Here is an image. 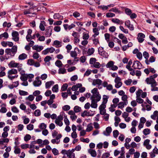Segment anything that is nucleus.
Here are the masks:
<instances>
[{"instance_id": "obj_1", "label": "nucleus", "mask_w": 158, "mask_h": 158, "mask_svg": "<svg viewBox=\"0 0 158 158\" xmlns=\"http://www.w3.org/2000/svg\"><path fill=\"white\" fill-rule=\"evenodd\" d=\"M53 27L50 26L48 27L45 30L44 35L47 37H50L52 34Z\"/></svg>"}, {"instance_id": "obj_2", "label": "nucleus", "mask_w": 158, "mask_h": 158, "mask_svg": "<svg viewBox=\"0 0 158 158\" xmlns=\"http://www.w3.org/2000/svg\"><path fill=\"white\" fill-rule=\"evenodd\" d=\"M94 114V111L89 110V111L85 110L81 114V116L82 117H85V116H93Z\"/></svg>"}, {"instance_id": "obj_3", "label": "nucleus", "mask_w": 158, "mask_h": 158, "mask_svg": "<svg viewBox=\"0 0 158 158\" xmlns=\"http://www.w3.org/2000/svg\"><path fill=\"white\" fill-rule=\"evenodd\" d=\"M142 66V64L138 60H136L134 62L132 67L134 69H140L141 68Z\"/></svg>"}, {"instance_id": "obj_4", "label": "nucleus", "mask_w": 158, "mask_h": 158, "mask_svg": "<svg viewBox=\"0 0 158 158\" xmlns=\"http://www.w3.org/2000/svg\"><path fill=\"white\" fill-rule=\"evenodd\" d=\"M19 33L17 31H13L12 33V36L13 37L12 39L15 42L19 41Z\"/></svg>"}, {"instance_id": "obj_5", "label": "nucleus", "mask_w": 158, "mask_h": 158, "mask_svg": "<svg viewBox=\"0 0 158 158\" xmlns=\"http://www.w3.org/2000/svg\"><path fill=\"white\" fill-rule=\"evenodd\" d=\"M145 37V35L143 33H139L138 34L137 39L138 41L140 43H141L144 41V38Z\"/></svg>"}, {"instance_id": "obj_6", "label": "nucleus", "mask_w": 158, "mask_h": 158, "mask_svg": "<svg viewBox=\"0 0 158 158\" xmlns=\"http://www.w3.org/2000/svg\"><path fill=\"white\" fill-rule=\"evenodd\" d=\"M145 81L146 82L147 84L149 85L152 83H156V81L155 79L150 78L149 77H147L145 80Z\"/></svg>"}, {"instance_id": "obj_7", "label": "nucleus", "mask_w": 158, "mask_h": 158, "mask_svg": "<svg viewBox=\"0 0 158 158\" xmlns=\"http://www.w3.org/2000/svg\"><path fill=\"white\" fill-rule=\"evenodd\" d=\"M112 131L111 127H107L106 130V131H104L103 132L104 135H105L108 136L110 135V133Z\"/></svg>"}, {"instance_id": "obj_8", "label": "nucleus", "mask_w": 158, "mask_h": 158, "mask_svg": "<svg viewBox=\"0 0 158 158\" xmlns=\"http://www.w3.org/2000/svg\"><path fill=\"white\" fill-rule=\"evenodd\" d=\"M19 64L17 63H15L14 61H11L8 64L9 67L10 68H16L17 67Z\"/></svg>"}, {"instance_id": "obj_9", "label": "nucleus", "mask_w": 158, "mask_h": 158, "mask_svg": "<svg viewBox=\"0 0 158 158\" xmlns=\"http://www.w3.org/2000/svg\"><path fill=\"white\" fill-rule=\"evenodd\" d=\"M43 48V47L42 46H39L38 45H35L32 47V49L33 50H35L38 52L41 51Z\"/></svg>"}, {"instance_id": "obj_10", "label": "nucleus", "mask_w": 158, "mask_h": 158, "mask_svg": "<svg viewBox=\"0 0 158 158\" xmlns=\"http://www.w3.org/2000/svg\"><path fill=\"white\" fill-rule=\"evenodd\" d=\"M62 119V118L58 117V118L55 120V123L56 124L61 127L63 125V123L61 121Z\"/></svg>"}, {"instance_id": "obj_11", "label": "nucleus", "mask_w": 158, "mask_h": 158, "mask_svg": "<svg viewBox=\"0 0 158 158\" xmlns=\"http://www.w3.org/2000/svg\"><path fill=\"white\" fill-rule=\"evenodd\" d=\"M102 82V81L101 80L98 79H97L94 80L92 84L94 85H98L99 86L101 85Z\"/></svg>"}, {"instance_id": "obj_12", "label": "nucleus", "mask_w": 158, "mask_h": 158, "mask_svg": "<svg viewBox=\"0 0 158 158\" xmlns=\"http://www.w3.org/2000/svg\"><path fill=\"white\" fill-rule=\"evenodd\" d=\"M97 101L96 99H92L91 101V103L90 105L91 107L92 108H96L97 107Z\"/></svg>"}, {"instance_id": "obj_13", "label": "nucleus", "mask_w": 158, "mask_h": 158, "mask_svg": "<svg viewBox=\"0 0 158 158\" xmlns=\"http://www.w3.org/2000/svg\"><path fill=\"white\" fill-rule=\"evenodd\" d=\"M127 104V102H121L118 104V108L122 109L124 107V106L126 105Z\"/></svg>"}, {"instance_id": "obj_14", "label": "nucleus", "mask_w": 158, "mask_h": 158, "mask_svg": "<svg viewBox=\"0 0 158 158\" xmlns=\"http://www.w3.org/2000/svg\"><path fill=\"white\" fill-rule=\"evenodd\" d=\"M18 72L17 69H12L8 72V75H10L12 74H16Z\"/></svg>"}, {"instance_id": "obj_15", "label": "nucleus", "mask_w": 158, "mask_h": 158, "mask_svg": "<svg viewBox=\"0 0 158 158\" xmlns=\"http://www.w3.org/2000/svg\"><path fill=\"white\" fill-rule=\"evenodd\" d=\"M54 83V82L53 81H50L47 82L45 83V87L46 89L49 88Z\"/></svg>"}, {"instance_id": "obj_16", "label": "nucleus", "mask_w": 158, "mask_h": 158, "mask_svg": "<svg viewBox=\"0 0 158 158\" xmlns=\"http://www.w3.org/2000/svg\"><path fill=\"white\" fill-rule=\"evenodd\" d=\"M88 152L93 157H95L96 156L97 154L95 150L90 149L89 150Z\"/></svg>"}, {"instance_id": "obj_17", "label": "nucleus", "mask_w": 158, "mask_h": 158, "mask_svg": "<svg viewBox=\"0 0 158 158\" xmlns=\"http://www.w3.org/2000/svg\"><path fill=\"white\" fill-rule=\"evenodd\" d=\"M45 22L44 21H41L40 23L39 27L41 31H44L45 28L44 25H45Z\"/></svg>"}, {"instance_id": "obj_18", "label": "nucleus", "mask_w": 158, "mask_h": 158, "mask_svg": "<svg viewBox=\"0 0 158 158\" xmlns=\"http://www.w3.org/2000/svg\"><path fill=\"white\" fill-rule=\"evenodd\" d=\"M27 55L24 53H23L19 55L18 58L19 60H23L27 57Z\"/></svg>"}, {"instance_id": "obj_19", "label": "nucleus", "mask_w": 158, "mask_h": 158, "mask_svg": "<svg viewBox=\"0 0 158 158\" xmlns=\"http://www.w3.org/2000/svg\"><path fill=\"white\" fill-rule=\"evenodd\" d=\"M33 85L35 87H38L40 86L41 84V81L39 80L37 81H35L33 82Z\"/></svg>"}, {"instance_id": "obj_20", "label": "nucleus", "mask_w": 158, "mask_h": 158, "mask_svg": "<svg viewBox=\"0 0 158 158\" xmlns=\"http://www.w3.org/2000/svg\"><path fill=\"white\" fill-rule=\"evenodd\" d=\"M8 37V33L7 32H5L0 35V39H1L3 37H4L5 39H7Z\"/></svg>"}, {"instance_id": "obj_21", "label": "nucleus", "mask_w": 158, "mask_h": 158, "mask_svg": "<svg viewBox=\"0 0 158 158\" xmlns=\"http://www.w3.org/2000/svg\"><path fill=\"white\" fill-rule=\"evenodd\" d=\"M120 156L118 157V158H122L121 157H125L124 154L125 153L124 151V147H122L121 148V150L120 152Z\"/></svg>"}, {"instance_id": "obj_22", "label": "nucleus", "mask_w": 158, "mask_h": 158, "mask_svg": "<svg viewBox=\"0 0 158 158\" xmlns=\"http://www.w3.org/2000/svg\"><path fill=\"white\" fill-rule=\"evenodd\" d=\"M114 64V62L112 61L109 62L106 65V67L107 68H110L112 67Z\"/></svg>"}, {"instance_id": "obj_23", "label": "nucleus", "mask_w": 158, "mask_h": 158, "mask_svg": "<svg viewBox=\"0 0 158 158\" xmlns=\"http://www.w3.org/2000/svg\"><path fill=\"white\" fill-rule=\"evenodd\" d=\"M11 52L13 54V56H14V55L15 54L16 52L17 51V47L16 46H14L12 47V48H11Z\"/></svg>"}, {"instance_id": "obj_24", "label": "nucleus", "mask_w": 158, "mask_h": 158, "mask_svg": "<svg viewBox=\"0 0 158 158\" xmlns=\"http://www.w3.org/2000/svg\"><path fill=\"white\" fill-rule=\"evenodd\" d=\"M66 69L64 68H60L59 69L58 73L64 74L66 73Z\"/></svg>"}, {"instance_id": "obj_25", "label": "nucleus", "mask_w": 158, "mask_h": 158, "mask_svg": "<svg viewBox=\"0 0 158 158\" xmlns=\"http://www.w3.org/2000/svg\"><path fill=\"white\" fill-rule=\"evenodd\" d=\"M99 54L102 56L103 57L107 58L108 56V53L107 52H106L105 51H104L103 52H102L101 53H99Z\"/></svg>"}, {"instance_id": "obj_26", "label": "nucleus", "mask_w": 158, "mask_h": 158, "mask_svg": "<svg viewBox=\"0 0 158 158\" xmlns=\"http://www.w3.org/2000/svg\"><path fill=\"white\" fill-rule=\"evenodd\" d=\"M58 85L57 84L55 85L52 87V90L53 92H57L58 91Z\"/></svg>"}, {"instance_id": "obj_27", "label": "nucleus", "mask_w": 158, "mask_h": 158, "mask_svg": "<svg viewBox=\"0 0 158 158\" xmlns=\"http://www.w3.org/2000/svg\"><path fill=\"white\" fill-rule=\"evenodd\" d=\"M19 93L20 95L22 96L27 95L28 94L27 92L21 90H19Z\"/></svg>"}, {"instance_id": "obj_28", "label": "nucleus", "mask_w": 158, "mask_h": 158, "mask_svg": "<svg viewBox=\"0 0 158 158\" xmlns=\"http://www.w3.org/2000/svg\"><path fill=\"white\" fill-rule=\"evenodd\" d=\"M15 83H17V85H14L13 84L10 85L8 86V87L10 89H13L14 87H16L19 85V82L18 81H15Z\"/></svg>"}, {"instance_id": "obj_29", "label": "nucleus", "mask_w": 158, "mask_h": 158, "mask_svg": "<svg viewBox=\"0 0 158 158\" xmlns=\"http://www.w3.org/2000/svg\"><path fill=\"white\" fill-rule=\"evenodd\" d=\"M68 87V85L67 83L64 84L61 88V91H65L67 90Z\"/></svg>"}, {"instance_id": "obj_30", "label": "nucleus", "mask_w": 158, "mask_h": 158, "mask_svg": "<svg viewBox=\"0 0 158 158\" xmlns=\"http://www.w3.org/2000/svg\"><path fill=\"white\" fill-rule=\"evenodd\" d=\"M143 134L146 135L149 134L150 133V130L149 129L146 128L143 130Z\"/></svg>"}, {"instance_id": "obj_31", "label": "nucleus", "mask_w": 158, "mask_h": 158, "mask_svg": "<svg viewBox=\"0 0 158 158\" xmlns=\"http://www.w3.org/2000/svg\"><path fill=\"white\" fill-rule=\"evenodd\" d=\"M94 49L93 48H89L87 51V53L89 55H91L94 52Z\"/></svg>"}, {"instance_id": "obj_32", "label": "nucleus", "mask_w": 158, "mask_h": 158, "mask_svg": "<svg viewBox=\"0 0 158 158\" xmlns=\"http://www.w3.org/2000/svg\"><path fill=\"white\" fill-rule=\"evenodd\" d=\"M55 64L56 66L59 68L63 65L61 61L59 60H56L55 63Z\"/></svg>"}, {"instance_id": "obj_33", "label": "nucleus", "mask_w": 158, "mask_h": 158, "mask_svg": "<svg viewBox=\"0 0 158 158\" xmlns=\"http://www.w3.org/2000/svg\"><path fill=\"white\" fill-rule=\"evenodd\" d=\"M35 63V61L32 59H29L28 60L27 64L30 65H33Z\"/></svg>"}, {"instance_id": "obj_34", "label": "nucleus", "mask_w": 158, "mask_h": 158, "mask_svg": "<svg viewBox=\"0 0 158 158\" xmlns=\"http://www.w3.org/2000/svg\"><path fill=\"white\" fill-rule=\"evenodd\" d=\"M103 101L102 102L104 103H106L108 101V97L107 96L104 95L103 96Z\"/></svg>"}, {"instance_id": "obj_35", "label": "nucleus", "mask_w": 158, "mask_h": 158, "mask_svg": "<svg viewBox=\"0 0 158 158\" xmlns=\"http://www.w3.org/2000/svg\"><path fill=\"white\" fill-rule=\"evenodd\" d=\"M109 11H112L115 13H120V11L115 7L112 8Z\"/></svg>"}, {"instance_id": "obj_36", "label": "nucleus", "mask_w": 158, "mask_h": 158, "mask_svg": "<svg viewBox=\"0 0 158 158\" xmlns=\"http://www.w3.org/2000/svg\"><path fill=\"white\" fill-rule=\"evenodd\" d=\"M93 128V127L90 124H89L87 126L86 131L87 132H89L91 131Z\"/></svg>"}, {"instance_id": "obj_37", "label": "nucleus", "mask_w": 158, "mask_h": 158, "mask_svg": "<svg viewBox=\"0 0 158 158\" xmlns=\"http://www.w3.org/2000/svg\"><path fill=\"white\" fill-rule=\"evenodd\" d=\"M20 78L22 81H26L27 80V74H26V75L23 76H21Z\"/></svg>"}, {"instance_id": "obj_38", "label": "nucleus", "mask_w": 158, "mask_h": 158, "mask_svg": "<svg viewBox=\"0 0 158 158\" xmlns=\"http://www.w3.org/2000/svg\"><path fill=\"white\" fill-rule=\"evenodd\" d=\"M143 57L146 59H148L149 57V53L146 51H144L143 53Z\"/></svg>"}, {"instance_id": "obj_39", "label": "nucleus", "mask_w": 158, "mask_h": 158, "mask_svg": "<svg viewBox=\"0 0 158 158\" xmlns=\"http://www.w3.org/2000/svg\"><path fill=\"white\" fill-rule=\"evenodd\" d=\"M31 137L30 135L27 134L24 137V140L25 141H27L30 140Z\"/></svg>"}, {"instance_id": "obj_40", "label": "nucleus", "mask_w": 158, "mask_h": 158, "mask_svg": "<svg viewBox=\"0 0 158 158\" xmlns=\"http://www.w3.org/2000/svg\"><path fill=\"white\" fill-rule=\"evenodd\" d=\"M119 28L124 33H128V30L127 29H125L122 26H119Z\"/></svg>"}, {"instance_id": "obj_41", "label": "nucleus", "mask_w": 158, "mask_h": 158, "mask_svg": "<svg viewBox=\"0 0 158 158\" xmlns=\"http://www.w3.org/2000/svg\"><path fill=\"white\" fill-rule=\"evenodd\" d=\"M125 13L128 15H130L131 14V10L128 8H126L125 10Z\"/></svg>"}, {"instance_id": "obj_42", "label": "nucleus", "mask_w": 158, "mask_h": 158, "mask_svg": "<svg viewBox=\"0 0 158 158\" xmlns=\"http://www.w3.org/2000/svg\"><path fill=\"white\" fill-rule=\"evenodd\" d=\"M34 114L36 116H39L41 114L40 111L39 109H37L35 111Z\"/></svg>"}, {"instance_id": "obj_43", "label": "nucleus", "mask_w": 158, "mask_h": 158, "mask_svg": "<svg viewBox=\"0 0 158 158\" xmlns=\"http://www.w3.org/2000/svg\"><path fill=\"white\" fill-rule=\"evenodd\" d=\"M27 129L28 130H32L33 129L34 126L33 124H30L27 126Z\"/></svg>"}, {"instance_id": "obj_44", "label": "nucleus", "mask_w": 158, "mask_h": 158, "mask_svg": "<svg viewBox=\"0 0 158 158\" xmlns=\"http://www.w3.org/2000/svg\"><path fill=\"white\" fill-rule=\"evenodd\" d=\"M105 40L108 42L109 41L110 34L109 33H106L104 34Z\"/></svg>"}, {"instance_id": "obj_45", "label": "nucleus", "mask_w": 158, "mask_h": 158, "mask_svg": "<svg viewBox=\"0 0 158 158\" xmlns=\"http://www.w3.org/2000/svg\"><path fill=\"white\" fill-rule=\"evenodd\" d=\"M51 49H52V48H48L43 51L42 52V53L44 55H46L49 52L48 50H51Z\"/></svg>"}, {"instance_id": "obj_46", "label": "nucleus", "mask_w": 158, "mask_h": 158, "mask_svg": "<svg viewBox=\"0 0 158 158\" xmlns=\"http://www.w3.org/2000/svg\"><path fill=\"white\" fill-rule=\"evenodd\" d=\"M52 59V57L49 56H47L44 59V61L47 63Z\"/></svg>"}, {"instance_id": "obj_47", "label": "nucleus", "mask_w": 158, "mask_h": 158, "mask_svg": "<svg viewBox=\"0 0 158 158\" xmlns=\"http://www.w3.org/2000/svg\"><path fill=\"white\" fill-rule=\"evenodd\" d=\"M70 55L71 57H75L77 56V54L75 51H72L70 52Z\"/></svg>"}, {"instance_id": "obj_48", "label": "nucleus", "mask_w": 158, "mask_h": 158, "mask_svg": "<svg viewBox=\"0 0 158 158\" xmlns=\"http://www.w3.org/2000/svg\"><path fill=\"white\" fill-rule=\"evenodd\" d=\"M115 14L112 13H108L106 14V16L108 18L112 17L115 16Z\"/></svg>"}, {"instance_id": "obj_49", "label": "nucleus", "mask_w": 158, "mask_h": 158, "mask_svg": "<svg viewBox=\"0 0 158 158\" xmlns=\"http://www.w3.org/2000/svg\"><path fill=\"white\" fill-rule=\"evenodd\" d=\"M61 16L59 13L55 14L53 15V18L55 19H59Z\"/></svg>"}, {"instance_id": "obj_50", "label": "nucleus", "mask_w": 158, "mask_h": 158, "mask_svg": "<svg viewBox=\"0 0 158 158\" xmlns=\"http://www.w3.org/2000/svg\"><path fill=\"white\" fill-rule=\"evenodd\" d=\"M113 134L114 137L116 138L119 135V132L118 130H115L113 131Z\"/></svg>"}, {"instance_id": "obj_51", "label": "nucleus", "mask_w": 158, "mask_h": 158, "mask_svg": "<svg viewBox=\"0 0 158 158\" xmlns=\"http://www.w3.org/2000/svg\"><path fill=\"white\" fill-rule=\"evenodd\" d=\"M96 61V58H91L89 60V63L90 64H93L94 63H95Z\"/></svg>"}, {"instance_id": "obj_52", "label": "nucleus", "mask_w": 158, "mask_h": 158, "mask_svg": "<svg viewBox=\"0 0 158 158\" xmlns=\"http://www.w3.org/2000/svg\"><path fill=\"white\" fill-rule=\"evenodd\" d=\"M132 81V80L130 79H128L127 80L124 81L125 84L127 85H130Z\"/></svg>"}, {"instance_id": "obj_53", "label": "nucleus", "mask_w": 158, "mask_h": 158, "mask_svg": "<svg viewBox=\"0 0 158 158\" xmlns=\"http://www.w3.org/2000/svg\"><path fill=\"white\" fill-rule=\"evenodd\" d=\"M111 20L113 23L118 24L120 23V21L118 19H112Z\"/></svg>"}, {"instance_id": "obj_54", "label": "nucleus", "mask_w": 158, "mask_h": 158, "mask_svg": "<svg viewBox=\"0 0 158 158\" xmlns=\"http://www.w3.org/2000/svg\"><path fill=\"white\" fill-rule=\"evenodd\" d=\"M143 92L142 90L140 89H139L136 92V97H140L141 94Z\"/></svg>"}, {"instance_id": "obj_55", "label": "nucleus", "mask_w": 158, "mask_h": 158, "mask_svg": "<svg viewBox=\"0 0 158 158\" xmlns=\"http://www.w3.org/2000/svg\"><path fill=\"white\" fill-rule=\"evenodd\" d=\"M110 155V154L109 153L106 152L102 155V158H107Z\"/></svg>"}, {"instance_id": "obj_56", "label": "nucleus", "mask_w": 158, "mask_h": 158, "mask_svg": "<svg viewBox=\"0 0 158 158\" xmlns=\"http://www.w3.org/2000/svg\"><path fill=\"white\" fill-rule=\"evenodd\" d=\"M137 57L140 60H141L142 58V55L140 52H138L136 54Z\"/></svg>"}, {"instance_id": "obj_57", "label": "nucleus", "mask_w": 158, "mask_h": 158, "mask_svg": "<svg viewBox=\"0 0 158 158\" xmlns=\"http://www.w3.org/2000/svg\"><path fill=\"white\" fill-rule=\"evenodd\" d=\"M46 125L44 123H41L39 127L42 129H45L46 128Z\"/></svg>"}, {"instance_id": "obj_58", "label": "nucleus", "mask_w": 158, "mask_h": 158, "mask_svg": "<svg viewBox=\"0 0 158 158\" xmlns=\"http://www.w3.org/2000/svg\"><path fill=\"white\" fill-rule=\"evenodd\" d=\"M29 145L28 144H22L21 147L22 149H25L29 148Z\"/></svg>"}, {"instance_id": "obj_59", "label": "nucleus", "mask_w": 158, "mask_h": 158, "mask_svg": "<svg viewBox=\"0 0 158 158\" xmlns=\"http://www.w3.org/2000/svg\"><path fill=\"white\" fill-rule=\"evenodd\" d=\"M89 38V35L88 34L83 33V38L84 40H87Z\"/></svg>"}, {"instance_id": "obj_60", "label": "nucleus", "mask_w": 158, "mask_h": 158, "mask_svg": "<svg viewBox=\"0 0 158 158\" xmlns=\"http://www.w3.org/2000/svg\"><path fill=\"white\" fill-rule=\"evenodd\" d=\"M28 99L30 101H32L34 99V97L32 95H29L28 97L26 98V99Z\"/></svg>"}, {"instance_id": "obj_61", "label": "nucleus", "mask_w": 158, "mask_h": 158, "mask_svg": "<svg viewBox=\"0 0 158 158\" xmlns=\"http://www.w3.org/2000/svg\"><path fill=\"white\" fill-rule=\"evenodd\" d=\"M136 101L139 103H142L143 102V100L140 97H139L137 98Z\"/></svg>"}, {"instance_id": "obj_62", "label": "nucleus", "mask_w": 158, "mask_h": 158, "mask_svg": "<svg viewBox=\"0 0 158 158\" xmlns=\"http://www.w3.org/2000/svg\"><path fill=\"white\" fill-rule=\"evenodd\" d=\"M91 70H90L89 69H87V70L84 73V76H88L91 74Z\"/></svg>"}, {"instance_id": "obj_63", "label": "nucleus", "mask_w": 158, "mask_h": 158, "mask_svg": "<svg viewBox=\"0 0 158 158\" xmlns=\"http://www.w3.org/2000/svg\"><path fill=\"white\" fill-rule=\"evenodd\" d=\"M127 97L126 95H124L122 97V99L123 101H124L123 102H127Z\"/></svg>"}, {"instance_id": "obj_64", "label": "nucleus", "mask_w": 158, "mask_h": 158, "mask_svg": "<svg viewBox=\"0 0 158 158\" xmlns=\"http://www.w3.org/2000/svg\"><path fill=\"white\" fill-rule=\"evenodd\" d=\"M11 50L10 48H7L6 49L5 52L7 55H11Z\"/></svg>"}]
</instances>
